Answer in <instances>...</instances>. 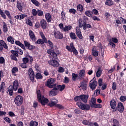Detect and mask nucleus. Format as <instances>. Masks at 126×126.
Instances as JSON below:
<instances>
[{
    "instance_id": "f257e3e1",
    "label": "nucleus",
    "mask_w": 126,
    "mask_h": 126,
    "mask_svg": "<svg viewBox=\"0 0 126 126\" xmlns=\"http://www.w3.org/2000/svg\"><path fill=\"white\" fill-rule=\"evenodd\" d=\"M47 53L49 54V57L50 59H51L50 60L48 61V63L52 66L55 67H58L60 65L59 62L57 61L58 60V55L56 54L55 51L52 50L51 49H48L47 50Z\"/></svg>"
},
{
    "instance_id": "f03ea898",
    "label": "nucleus",
    "mask_w": 126,
    "mask_h": 126,
    "mask_svg": "<svg viewBox=\"0 0 126 126\" xmlns=\"http://www.w3.org/2000/svg\"><path fill=\"white\" fill-rule=\"evenodd\" d=\"M37 97L38 102L41 103L43 106H45L46 104H47L49 102V99L41 95V92L40 90L37 91Z\"/></svg>"
},
{
    "instance_id": "7ed1b4c3",
    "label": "nucleus",
    "mask_w": 126,
    "mask_h": 126,
    "mask_svg": "<svg viewBox=\"0 0 126 126\" xmlns=\"http://www.w3.org/2000/svg\"><path fill=\"white\" fill-rule=\"evenodd\" d=\"M89 98L88 94H82L79 96H75L74 98L75 102H83L84 103H87Z\"/></svg>"
},
{
    "instance_id": "20e7f679",
    "label": "nucleus",
    "mask_w": 126,
    "mask_h": 126,
    "mask_svg": "<svg viewBox=\"0 0 126 126\" xmlns=\"http://www.w3.org/2000/svg\"><path fill=\"white\" fill-rule=\"evenodd\" d=\"M77 105L81 110H85L86 111H89L90 110V105L89 104L82 103L81 101L77 102Z\"/></svg>"
},
{
    "instance_id": "39448f33",
    "label": "nucleus",
    "mask_w": 126,
    "mask_h": 126,
    "mask_svg": "<svg viewBox=\"0 0 126 126\" xmlns=\"http://www.w3.org/2000/svg\"><path fill=\"white\" fill-rule=\"evenodd\" d=\"M14 102L17 106H21L23 103V97L21 95H18L15 98Z\"/></svg>"
},
{
    "instance_id": "423d86ee",
    "label": "nucleus",
    "mask_w": 126,
    "mask_h": 126,
    "mask_svg": "<svg viewBox=\"0 0 126 126\" xmlns=\"http://www.w3.org/2000/svg\"><path fill=\"white\" fill-rule=\"evenodd\" d=\"M97 85H98V82L94 80V79L91 80L90 82L89 86L92 90H95L96 87H97Z\"/></svg>"
},
{
    "instance_id": "0eeeda50",
    "label": "nucleus",
    "mask_w": 126,
    "mask_h": 126,
    "mask_svg": "<svg viewBox=\"0 0 126 126\" xmlns=\"http://www.w3.org/2000/svg\"><path fill=\"white\" fill-rule=\"evenodd\" d=\"M46 86L49 88L55 87L56 86V84H55V79L53 78L48 79L47 81Z\"/></svg>"
},
{
    "instance_id": "6e6552de",
    "label": "nucleus",
    "mask_w": 126,
    "mask_h": 126,
    "mask_svg": "<svg viewBox=\"0 0 126 126\" xmlns=\"http://www.w3.org/2000/svg\"><path fill=\"white\" fill-rule=\"evenodd\" d=\"M16 6L18 10L20 11L21 12H22L23 9L25 8V4H24V2H19V1H18L17 2Z\"/></svg>"
},
{
    "instance_id": "1a4fd4ad",
    "label": "nucleus",
    "mask_w": 126,
    "mask_h": 126,
    "mask_svg": "<svg viewBox=\"0 0 126 126\" xmlns=\"http://www.w3.org/2000/svg\"><path fill=\"white\" fill-rule=\"evenodd\" d=\"M29 75L30 80L33 82L35 78V73H34V71H33V69L32 68L29 69Z\"/></svg>"
},
{
    "instance_id": "9d476101",
    "label": "nucleus",
    "mask_w": 126,
    "mask_h": 126,
    "mask_svg": "<svg viewBox=\"0 0 126 126\" xmlns=\"http://www.w3.org/2000/svg\"><path fill=\"white\" fill-rule=\"evenodd\" d=\"M30 61V63H33V57L32 56H29L27 58H24L23 59V62L24 63H28Z\"/></svg>"
},
{
    "instance_id": "9b49d317",
    "label": "nucleus",
    "mask_w": 126,
    "mask_h": 126,
    "mask_svg": "<svg viewBox=\"0 0 126 126\" xmlns=\"http://www.w3.org/2000/svg\"><path fill=\"white\" fill-rule=\"evenodd\" d=\"M58 93H59V91L57 90L56 87H54L53 90L50 91L49 96L51 97L56 96V95H58Z\"/></svg>"
},
{
    "instance_id": "f8f14e48",
    "label": "nucleus",
    "mask_w": 126,
    "mask_h": 126,
    "mask_svg": "<svg viewBox=\"0 0 126 126\" xmlns=\"http://www.w3.org/2000/svg\"><path fill=\"white\" fill-rule=\"evenodd\" d=\"M117 109L120 113H124L125 107H124V104H123V103L120 102L118 103Z\"/></svg>"
},
{
    "instance_id": "ddd939ff",
    "label": "nucleus",
    "mask_w": 126,
    "mask_h": 126,
    "mask_svg": "<svg viewBox=\"0 0 126 126\" xmlns=\"http://www.w3.org/2000/svg\"><path fill=\"white\" fill-rule=\"evenodd\" d=\"M4 49H8V47L7 46V45L6 43H5V42L3 40H0V51H2Z\"/></svg>"
},
{
    "instance_id": "4468645a",
    "label": "nucleus",
    "mask_w": 126,
    "mask_h": 126,
    "mask_svg": "<svg viewBox=\"0 0 126 126\" xmlns=\"http://www.w3.org/2000/svg\"><path fill=\"white\" fill-rule=\"evenodd\" d=\"M40 26L42 29L46 30L47 29V21L45 19H42L40 22Z\"/></svg>"
},
{
    "instance_id": "2eb2a0df",
    "label": "nucleus",
    "mask_w": 126,
    "mask_h": 126,
    "mask_svg": "<svg viewBox=\"0 0 126 126\" xmlns=\"http://www.w3.org/2000/svg\"><path fill=\"white\" fill-rule=\"evenodd\" d=\"M92 55L93 57H98V56H99V51H97V47H96V46L93 47Z\"/></svg>"
},
{
    "instance_id": "dca6fc26",
    "label": "nucleus",
    "mask_w": 126,
    "mask_h": 126,
    "mask_svg": "<svg viewBox=\"0 0 126 126\" xmlns=\"http://www.w3.org/2000/svg\"><path fill=\"white\" fill-rule=\"evenodd\" d=\"M84 77H85V70H82L79 73L78 78L80 80H82L83 79H84Z\"/></svg>"
},
{
    "instance_id": "f3484780",
    "label": "nucleus",
    "mask_w": 126,
    "mask_h": 126,
    "mask_svg": "<svg viewBox=\"0 0 126 126\" xmlns=\"http://www.w3.org/2000/svg\"><path fill=\"white\" fill-rule=\"evenodd\" d=\"M82 124L83 125H84V126H93V123L91 122L89 120H83L82 121Z\"/></svg>"
},
{
    "instance_id": "a211bd4d",
    "label": "nucleus",
    "mask_w": 126,
    "mask_h": 126,
    "mask_svg": "<svg viewBox=\"0 0 126 126\" xmlns=\"http://www.w3.org/2000/svg\"><path fill=\"white\" fill-rule=\"evenodd\" d=\"M110 107L112 110H115L117 107V102L115 99L110 101Z\"/></svg>"
},
{
    "instance_id": "6ab92c4d",
    "label": "nucleus",
    "mask_w": 126,
    "mask_h": 126,
    "mask_svg": "<svg viewBox=\"0 0 126 126\" xmlns=\"http://www.w3.org/2000/svg\"><path fill=\"white\" fill-rule=\"evenodd\" d=\"M55 88H56L57 91H59V90H60V91L62 92V91H63L64 88H65V85H58L56 87H55Z\"/></svg>"
},
{
    "instance_id": "aec40b11",
    "label": "nucleus",
    "mask_w": 126,
    "mask_h": 126,
    "mask_svg": "<svg viewBox=\"0 0 126 126\" xmlns=\"http://www.w3.org/2000/svg\"><path fill=\"white\" fill-rule=\"evenodd\" d=\"M45 17L46 21H47L48 23H50V22L52 21V16L50 13H46L45 15Z\"/></svg>"
},
{
    "instance_id": "412c9836",
    "label": "nucleus",
    "mask_w": 126,
    "mask_h": 126,
    "mask_svg": "<svg viewBox=\"0 0 126 126\" xmlns=\"http://www.w3.org/2000/svg\"><path fill=\"white\" fill-rule=\"evenodd\" d=\"M85 24H86V21L82 20V19H79V27L80 28H83L85 26Z\"/></svg>"
},
{
    "instance_id": "4be33fe9",
    "label": "nucleus",
    "mask_w": 126,
    "mask_h": 126,
    "mask_svg": "<svg viewBox=\"0 0 126 126\" xmlns=\"http://www.w3.org/2000/svg\"><path fill=\"white\" fill-rule=\"evenodd\" d=\"M54 35L56 39H63V33L61 32H55Z\"/></svg>"
},
{
    "instance_id": "5701e85b",
    "label": "nucleus",
    "mask_w": 126,
    "mask_h": 126,
    "mask_svg": "<svg viewBox=\"0 0 126 126\" xmlns=\"http://www.w3.org/2000/svg\"><path fill=\"white\" fill-rule=\"evenodd\" d=\"M13 88H14V91H16L18 89V86H19V84L18 83V80H16L14 81L13 84Z\"/></svg>"
},
{
    "instance_id": "b1692460",
    "label": "nucleus",
    "mask_w": 126,
    "mask_h": 126,
    "mask_svg": "<svg viewBox=\"0 0 126 126\" xmlns=\"http://www.w3.org/2000/svg\"><path fill=\"white\" fill-rule=\"evenodd\" d=\"M47 42L48 41L39 38L35 42V44H36L37 45H43V44H44V43Z\"/></svg>"
},
{
    "instance_id": "393cba45",
    "label": "nucleus",
    "mask_w": 126,
    "mask_h": 126,
    "mask_svg": "<svg viewBox=\"0 0 126 126\" xmlns=\"http://www.w3.org/2000/svg\"><path fill=\"white\" fill-rule=\"evenodd\" d=\"M25 46L28 50H33V47L32 45L30 44V43L27 42V41H24Z\"/></svg>"
},
{
    "instance_id": "a878e982",
    "label": "nucleus",
    "mask_w": 126,
    "mask_h": 126,
    "mask_svg": "<svg viewBox=\"0 0 126 126\" xmlns=\"http://www.w3.org/2000/svg\"><path fill=\"white\" fill-rule=\"evenodd\" d=\"M11 71H12V74L14 76H16V73L18 71V67L16 66L13 67L11 70Z\"/></svg>"
},
{
    "instance_id": "bb28decb",
    "label": "nucleus",
    "mask_w": 126,
    "mask_h": 126,
    "mask_svg": "<svg viewBox=\"0 0 126 126\" xmlns=\"http://www.w3.org/2000/svg\"><path fill=\"white\" fill-rule=\"evenodd\" d=\"M13 90H14L13 86L12 85H10L8 88V92L10 96H12V95H13Z\"/></svg>"
},
{
    "instance_id": "cd10ccee",
    "label": "nucleus",
    "mask_w": 126,
    "mask_h": 126,
    "mask_svg": "<svg viewBox=\"0 0 126 126\" xmlns=\"http://www.w3.org/2000/svg\"><path fill=\"white\" fill-rule=\"evenodd\" d=\"M87 84L85 82H82L81 83V85L80 86V88H81L83 90H85L87 89Z\"/></svg>"
},
{
    "instance_id": "c85d7f7f",
    "label": "nucleus",
    "mask_w": 126,
    "mask_h": 126,
    "mask_svg": "<svg viewBox=\"0 0 126 126\" xmlns=\"http://www.w3.org/2000/svg\"><path fill=\"white\" fill-rule=\"evenodd\" d=\"M85 14L88 17H92V15H93V12L91 10H87L85 12Z\"/></svg>"
},
{
    "instance_id": "c756f323",
    "label": "nucleus",
    "mask_w": 126,
    "mask_h": 126,
    "mask_svg": "<svg viewBox=\"0 0 126 126\" xmlns=\"http://www.w3.org/2000/svg\"><path fill=\"white\" fill-rule=\"evenodd\" d=\"M72 28V26L70 25L65 26V27L63 29V31L64 32H66L67 31H69V30H71Z\"/></svg>"
},
{
    "instance_id": "7c9ffc66",
    "label": "nucleus",
    "mask_w": 126,
    "mask_h": 126,
    "mask_svg": "<svg viewBox=\"0 0 126 126\" xmlns=\"http://www.w3.org/2000/svg\"><path fill=\"white\" fill-rule=\"evenodd\" d=\"M106 5H108V6H111V5H114V1L112 0H106L105 3Z\"/></svg>"
},
{
    "instance_id": "2f4dec72",
    "label": "nucleus",
    "mask_w": 126,
    "mask_h": 126,
    "mask_svg": "<svg viewBox=\"0 0 126 126\" xmlns=\"http://www.w3.org/2000/svg\"><path fill=\"white\" fill-rule=\"evenodd\" d=\"M29 35L32 41H36V37L35 36V34H34V32H30Z\"/></svg>"
},
{
    "instance_id": "473e14b6",
    "label": "nucleus",
    "mask_w": 126,
    "mask_h": 126,
    "mask_svg": "<svg viewBox=\"0 0 126 126\" xmlns=\"http://www.w3.org/2000/svg\"><path fill=\"white\" fill-rule=\"evenodd\" d=\"M58 103V99H55V101L51 100V102H50L48 105L50 107H54L55 105H56Z\"/></svg>"
},
{
    "instance_id": "72a5a7b5",
    "label": "nucleus",
    "mask_w": 126,
    "mask_h": 126,
    "mask_svg": "<svg viewBox=\"0 0 126 126\" xmlns=\"http://www.w3.org/2000/svg\"><path fill=\"white\" fill-rule=\"evenodd\" d=\"M16 45L19 46L22 49H25V46L20 41L17 40L15 41Z\"/></svg>"
},
{
    "instance_id": "f704fd0d",
    "label": "nucleus",
    "mask_w": 126,
    "mask_h": 126,
    "mask_svg": "<svg viewBox=\"0 0 126 126\" xmlns=\"http://www.w3.org/2000/svg\"><path fill=\"white\" fill-rule=\"evenodd\" d=\"M77 9L79 11H80V12H83L84 8L83 6L82 5L79 4L77 6Z\"/></svg>"
},
{
    "instance_id": "c9c22d12",
    "label": "nucleus",
    "mask_w": 126,
    "mask_h": 126,
    "mask_svg": "<svg viewBox=\"0 0 126 126\" xmlns=\"http://www.w3.org/2000/svg\"><path fill=\"white\" fill-rule=\"evenodd\" d=\"M90 106L92 107V106H94L95 104H96V98L95 97L92 98L91 100Z\"/></svg>"
},
{
    "instance_id": "e433bc0d",
    "label": "nucleus",
    "mask_w": 126,
    "mask_h": 126,
    "mask_svg": "<svg viewBox=\"0 0 126 126\" xmlns=\"http://www.w3.org/2000/svg\"><path fill=\"white\" fill-rule=\"evenodd\" d=\"M38 123L36 121H31L30 126H38Z\"/></svg>"
},
{
    "instance_id": "4c0bfd02",
    "label": "nucleus",
    "mask_w": 126,
    "mask_h": 126,
    "mask_svg": "<svg viewBox=\"0 0 126 126\" xmlns=\"http://www.w3.org/2000/svg\"><path fill=\"white\" fill-rule=\"evenodd\" d=\"M0 15L1 16V17H2V18H3V19H6V16L0 8Z\"/></svg>"
},
{
    "instance_id": "58836bf2",
    "label": "nucleus",
    "mask_w": 126,
    "mask_h": 126,
    "mask_svg": "<svg viewBox=\"0 0 126 126\" xmlns=\"http://www.w3.org/2000/svg\"><path fill=\"white\" fill-rule=\"evenodd\" d=\"M4 13L6 14V15H7L9 19H10V20H11V18H12L11 15H10V13L9 12V11H7L5 10L4 11Z\"/></svg>"
},
{
    "instance_id": "ea45409f",
    "label": "nucleus",
    "mask_w": 126,
    "mask_h": 126,
    "mask_svg": "<svg viewBox=\"0 0 126 126\" xmlns=\"http://www.w3.org/2000/svg\"><path fill=\"white\" fill-rule=\"evenodd\" d=\"M3 32H7V26H6V24L5 23V22H3Z\"/></svg>"
},
{
    "instance_id": "a19ab883",
    "label": "nucleus",
    "mask_w": 126,
    "mask_h": 126,
    "mask_svg": "<svg viewBox=\"0 0 126 126\" xmlns=\"http://www.w3.org/2000/svg\"><path fill=\"white\" fill-rule=\"evenodd\" d=\"M32 2L35 6H40V2L37 1V0H32Z\"/></svg>"
},
{
    "instance_id": "79ce46f5",
    "label": "nucleus",
    "mask_w": 126,
    "mask_h": 126,
    "mask_svg": "<svg viewBox=\"0 0 126 126\" xmlns=\"http://www.w3.org/2000/svg\"><path fill=\"white\" fill-rule=\"evenodd\" d=\"M35 78L36 79H42L43 78V76L40 73H37L35 74Z\"/></svg>"
},
{
    "instance_id": "37998d69",
    "label": "nucleus",
    "mask_w": 126,
    "mask_h": 126,
    "mask_svg": "<svg viewBox=\"0 0 126 126\" xmlns=\"http://www.w3.org/2000/svg\"><path fill=\"white\" fill-rule=\"evenodd\" d=\"M102 75V70H101L100 69H98L96 73V77H100L101 75Z\"/></svg>"
},
{
    "instance_id": "c03bdc74",
    "label": "nucleus",
    "mask_w": 126,
    "mask_h": 126,
    "mask_svg": "<svg viewBox=\"0 0 126 126\" xmlns=\"http://www.w3.org/2000/svg\"><path fill=\"white\" fill-rule=\"evenodd\" d=\"M7 41L8 42H10L11 44H14V40L13 39V37L11 36L8 37Z\"/></svg>"
},
{
    "instance_id": "a18cd8bd",
    "label": "nucleus",
    "mask_w": 126,
    "mask_h": 126,
    "mask_svg": "<svg viewBox=\"0 0 126 126\" xmlns=\"http://www.w3.org/2000/svg\"><path fill=\"white\" fill-rule=\"evenodd\" d=\"M37 15L38 16H43L44 15V11L42 10L37 9Z\"/></svg>"
},
{
    "instance_id": "49530a36",
    "label": "nucleus",
    "mask_w": 126,
    "mask_h": 126,
    "mask_svg": "<svg viewBox=\"0 0 126 126\" xmlns=\"http://www.w3.org/2000/svg\"><path fill=\"white\" fill-rule=\"evenodd\" d=\"M70 37L71 39L73 40H75L76 39V35H75V33L74 32L70 33Z\"/></svg>"
},
{
    "instance_id": "de8ad7c7",
    "label": "nucleus",
    "mask_w": 126,
    "mask_h": 126,
    "mask_svg": "<svg viewBox=\"0 0 126 126\" xmlns=\"http://www.w3.org/2000/svg\"><path fill=\"white\" fill-rule=\"evenodd\" d=\"M87 28H92V26L91 25L89 24H85V26L83 27L84 30H86Z\"/></svg>"
},
{
    "instance_id": "09e8293b",
    "label": "nucleus",
    "mask_w": 126,
    "mask_h": 126,
    "mask_svg": "<svg viewBox=\"0 0 126 126\" xmlns=\"http://www.w3.org/2000/svg\"><path fill=\"white\" fill-rule=\"evenodd\" d=\"M92 108H102V105L100 104H96L95 103L94 105L92 106Z\"/></svg>"
},
{
    "instance_id": "8fccbe9b",
    "label": "nucleus",
    "mask_w": 126,
    "mask_h": 126,
    "mask_svg": "<svg viewBox=\"0 0 126 126\" xmlns=\"http://www.w3.org/2000/svg\"><path fill=\"white\" fill-rule=\"evenodd\" d=\"M72 80H73V81H75L78 76V75H77L74 73H73L72 74Z\"/></svg>"
},
{
    "instance_id": "3c124183",
    "label": "nucleus",
    "mask_w": 126,
    "mask_h": 126,
    "mask_svg": "<svg viewBox=\"0 0 126 126\" xmlns=\"http://www.w3.org/2000/svg\"><path fill=\"white\" fill-rule=\"evenodd\" d=\"M61 19L62 20H64L65 19V12L63 11H62L61 12Z\"/></svg>"
},
{
    "instance_id": "603ef678",
    "label": "nucleus",
    "mask_w": 126,
    "mask_h": 126,
    "mask_svg": "<svg viewBox=\"0 0 126 126\" xmlns=\"http://www.w3.org/2000/svg\"><path fill=\"white\" fill-rule=\"evenodd\" d=\"M11 54H12V55L15 56L16 57H18V53L17 50H16V51L11 50Z\"/></svg>"
},
{
    "instance_id": "864d4df0",
    "label": "nucleus",
    "mask_w": 126,
    "mask_h": 126,
    "mask_svg": "<svg viewBox=\"0 0 126 126\" xmlns=\"http://www.w3.org/2000/svg\"><path fill=\"white\" fill-rule=\"evenodd\" d=\"M69 13H72V14H75L76 13V10L74 8H71L69 9Z\"/></svg>"
},
{
    "instance_id": "5fc2aeb1",
    "label": "nucleus",
    "mask_w": 126,
    "mask_h": 126,
    "mask_svg": "<svg viewBox=\"0 0 126 126\" xmlns=\"http://www.w3.org/2000/svg\"><path fill=\"white\" fill-rule=\"evenodd\" d=\"M112 90L115 91L117 89V83H116V82H114L112 85Z\"/></svg>"
},
{
    "instance_id": "6e6d98bb",
    "label": "nucleus",
    "mask_w": 126,
    "mask_h": 126,
    "mask_svg": "<svg viewBox=\"0 0 126 126\" xmlns=\"http://www.w3.org/2000/svg\"><path fill=\"white\" fill-rule=\"evenodd\" d=\"M38 13V10H36V9H33L32 10V14L33 16H36Z\"/></svg>"
},
{
    "instance_id": "4d7b16f0",
    "label": "nucleus",
    "mask_w": 126,
    "mask_h": 126,
    "mask_svg": "<svg viewBox=\"0 0 126 126\" xmlns=\"http://www.w3.org/2000/svg\"><path fill=\"white\" fill-rule=\"evenodd\" d=\"M18 54H19V55H23V51H22V50L21 49L18 48L17 49H16Z\"/></svg>"
},
{
    "instance_id": "13d9d810",
    "label": "nucleus",
    "mask_w": 126,
    "mask_h": 126,
    "mask_svg": "<svg viewBox=\"0 0 126 126\" xmlns=\"http://www.w3.org/2000/svg\"><path fill=\"white\" fill-rule=\"evenodd\" d=\"M26 23H27V24H28V25H30V26H33V24H32V22L29 19H27Z\"/></svg>"
},
{
    "instance_id": "bf43d9fd",
    "label": "nucleus",
    "mask_w": 126,
    "mask_h": 126,
    "mask_svg": "<svg viewBox=\"0 0 126 126\" xmlns=\"http://www.w3.org/2000/svg\"><path fill=\"white\" fill-rule=\"evenodd\" d=\"M98 83L99 87H101L103 84V80L101 78L99 79L98 80Z\"/></svg>"
},
{
    "instance_id": "052dcab7",
    "label": "nucleus",
    "mask_w": 126,
    "mask_h": 126,
    "mask_svg": "<svg viewBox=\"0 0 126 126\" xmlns=\"http://www.w3.org/2000/svg\"><path fill=\"white\" fill-rule=\"evenodd\" d=\"M40 35L43 40H44V41H48L47 39H46V37H45V35H44V33H43V32H40Z\"/></svg>"
},
{
    "instance_id": "680f3d73",
    "label": "nucleus",
    "mask_w": 126,
    "mask_h": 126,
    "mask_svg": "<svg viewBox=\"0 0 126 126\" xmlns=\"http://www.w3.org/2000/svg\"><path fill=\"white\" fill-rule=\"evenodd\" d=\"M20 66L22 68H27V64L26 63H22L20 64Z\"/></svg>"
},
{
    "instance_id": "e2e57ef3",
    "label": "nucleus",
    "mask_w": 126,
    "mask_h": 126,
    "mask_svg": "<svg viewBox=\"0 0 126 126\" xmlns=\"http://www.w3.org/2000/svg\"><path fill=\"white\" fill-rule=\"evenodd\" d=\"M5 62V60H4V58H3L2 57H0V63H1V64L4 63Z\"/></svg>"
},
{
    "instance_id": "0e129e2a",
    "label": "nucleus",
    "mask_w": 126,
    "mask_h": 126,
    "mask_svg": "<svg viewBox=\"0 0 126 126\" xmlns=\"http://www.w3.org/2000/svg\"><path fill=\"white\" fill-rule=\"evenodd\" d=\"M56 107L58 108V109H59V110H63L64 108V107L62 105L59 104H56Z\"/></svg>"
},
{
    "instance_id": "69168bd1",
    "label": "nucleus",
    "mask_w": 126,
    "mask_h": 126,
    "mask_svg": "<svg viewBox=\"0 0 126 126\" xmlns=\"http://www.w3.org/2000/svg\"><path fill=\"white\" fill-rule=\"evenodd\" d=\"M121 102H125L126 100V96H121L120 98Z\"/></svg>"
},
{
    "instance_id": "338daca9",
    "label": "nucleus",
    "mask_w": 126,
    "mask_h": 126,
    "mask_svg": "<svg viewBox=\"0 0 126 126\" xmlns=\"http://www.w3.org/2000/svg\"><path fill=\"white\" fill-rule=\"evenodd\" d=\"M10 57H11V60H13V61H15V62H17V58H16L17 56L11 55Z\"/></svg>"
},
{
    "instance_id": "774afa93",
    "label": "nucleus",
    "mask_w": 126,
    "mask_h": 126,
    "mask_svg": "<svg viewBox=\"0 0 126 126\" xmlns=\"http://www.w3.org/2000/svg\"><path fill=\"white\" fill-rule=\"evenodd\" d=\"M76 35H77L79 39H82V34H81V32H77Z\"/></svg>"
}]
</instances>
